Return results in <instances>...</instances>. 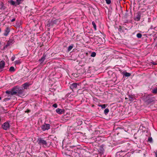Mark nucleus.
Returning <instances> with one entry per match:
<instances>
[{
  "label": "nucleus",
  "mask_w": 157,
  "mask_h": 157,
  "mask_svg": "<svg viewBox=\"0 0 157 157\" xmlns=\"http://www.w3.org/2000/svg\"><path fill=\"white\" fill-rule=\"evenodd\" d=\"M37 142L39 144L42 145L44 147L46 146L47 145V143L46 141L41 138H38L37 139Z\"/></svg>",
  "instance_id": "f257e3e1"
},
{
  "label": "nucleus",
  "mask_w": 157,
  "mask_h": 157,
  "mask_svg": "<svg viewBox=\"0 0 157 157\" xmlns=\"http://www.w3.org/2000/svg\"><path fill=\"white\" fill-rule=\"evenodd\" d=\"M50 128V125L49 124L44 123L41 126V128L42 131H44L48 130Z\"/></svg>",
  "instance_id": "f03ea898"
},
{
  "label": "nucleus",
  "mask_w": 157,
  "mask_h": 157,
  "mask_svg": "<svg viewBox=\"0 0 157 157\" xmlns=\"http://www.w3.org/2000/svg\"><path fill=\"white\" fill-rule=\"evenodd\" d=\"M10 125L8 122H6L3 123L2 125V127L4 130H8L9 129Z\"/></svg>",
  "instance_id": "7ed1b4c3"
},
{
  "label": "nucleus",
  "mask_w": 157,
  "mask_h": 157,
  "mask_svg": "<svg viewBox=\"0 0 157 157\" xmlns=\"http://www.w3.org/2000/svg\"><path fill=\"white\" fill-rule=\"evenodd\" d=\"M155 101L154 98H150L149 95L147 96L146 101L148 103H151Z\"/></svg>",
  "instance_id": "20e7f679"
},
{
  "label": "nucleus",
  "mask_w": 157,
  "mask_h": 157,
  "mask_svg": "<svg viewBox=\"0 0 157 157\" xmlns=\"http://www.w3.org/2000/svg\"><path fill=\"white\" fill-rule=\"evenodd\" d=\"M14 90V89H13L11 91L7 90L6 91V93L11 95L15 94H17V91H15Z\"/></svg>",
  "instance_id": "39448f33"
},
{
  "label": "nucleus",
  "mask_w": 157,
  "mask_h": 157,
  "mask_svg": "<svg viewBox=\"0 0 157 157\" xmlns=\"http://www.w3.org/2000/svg\"><path fill=\"white\" fill-rule=\"evenodd\" d=\"M10 29L9 27H7L5 30V32L4 33V35L5 36H7L9 33L10 32Z\"/></svg>",
  "instance_id": "423d86ee"
},
{
  "label": "nucleus",
  "mask_w": 157,
  "mask_h": 157,
  "mask_svg": "<svg viewBox=\"0 0 157 157\" xmlns=\"http://www.w3.org/2000/svg\"><path fill=\"white\" fill-rule=\"evenodd\" d=\"M141 17V14L140 13H137L136 17L134 18V20L137 21H139Z\"/></svg>",
  "instance_id": "0eeeda50"
},
{
  "label": "nucleus",
  "mask_w": 157,
  "mask_h": 157,
  "mask_svg": "<svg viewBox=\"0 0 157 157\" xmlns=\"http://www.w3.org/2000/svg\"><path fill=\"white\" fill-rule=\"evenodd\" d=\"M5 65V62L4 61H1L0 62V70L3 69Z\"/></svg>",
  "instance_id": "6e6552de"
},
{
  "label": "nucleus",
  "mask_w": 157,
  "mask_h": 157,
  "mask_svg": "<svg viewBox=\"0 0 157 157\" xmlns=\"http://www.w3.org/2000/svg\"><path fill=\"white\" fill-rule=\"evenodd\" d=\"M56 111L59 114H62L64 113V111L63 109L58 108L56 110Z\"/></svg>",
  "instance_id": "1a4fd4ad"
},
{
  "label": "nucleus",
  "mask_w": 157,
  "mask_h": 157,
  "mask_svg": "<svg viewBox=\"0 0 157 157\" xmlns=\"http://www.w3.org/2000/svg\"><path fill=\"white\" fill-rule=\"evenodd\" d=\"M77 86V83H73L71 84L70 88L72 89V90H73V89H76Z\"/></svg>",
  "instance_id": "9d476101"
},
{
  "label": "nucleus",
  "mask_w": 157,
  "mask_h": 157,
  "mask_svg": "<svg viewBox=\"0 0 157 157\" xmlns=\"http://www.w3.org/2000/svg\"><path fill=\"white\" fill-rule=\"evenodd\" d=\"M45 58L46 56L45 55H44L41 59H39V61L41 63H42L43 62L45 59Z\"/></svg>",
  "instance_id": "9b49d317"
},
{
  "label": "nucleus",
  "mask_w": 157,
  "mask_h": 157,
  "mask_svg": "<svg viewBox=\"0 0 157 157\" xmlns=\"http://www.w3.org/2000/svg\"><path fill=\"white\" fill-rule=\"evenodd\" d=\"M122 74H123L126 77H129L131 75V74L128 72L124 71Z\"/></svg>",
  "instance_id": "f8f14e48"
},
{
  "label": "nucleus",
  "mask_w": 157,
  "mask_h": 157,
  "mask_svg": "<svg viewBox=\"0 0 157 157\" xmlns=\"http://www.w3.org/2000/svg\"><path fill=\"white\" fill-rule=\"evenodd\" d=\"M22 86L24 89H26L29 86V84L28 83H25L23 84Z\"/></svg>",
  "instance_id": "ddd939ff"
},
{
  "label": "nucleus",
  "mask_w": 157,
  "mask_h": 157,
  "mask_svg": "<svg viewBox=\"0 0 157 157\" xmlns=\"http://www.w3.org/2000/svg\"><path fill=\"white\" fill-rule=\"evenodd\" d=\"M52 22L53 24H58L59 22V20L56 19L53 21Z\"/></svg>",
  "instance_id": "4468645a"
},
{
  "label": "nucleus",
  "mask_w": 157,
  "mask_h": 157,
  "mask_svg": "<svg viewBox=\"0 0 157 157\" xmlns=\"http://www.w3.org/2000/svg\"><path fill=\"white\" fill-rule=\"evenodd\" d=\"M134 98L132 95H129V100L130 101H132L134 100Z\"/></svg>",
  "instance_id": "2eb2a0df"
},
{
  "label": "nucleus",
  "mask_w": 157,
  "mask_h": 157,
  "mask_svg": "<svg viewBox=\"0 0 157 157\" xmlns=\"http://www.w3.org/2000/svg\"><path fill=\"white\" fill-rule=\"evenodd\" d=\"M10 3L12 5H14L15 6H17V4H16V3L14 1L11 0L10 2Z\"/></svg>",
  "instance_id": "dca6fc26"
},
{
  "label": "nucleus",
  "mask_w": 157,
  "mask_h": 157,
  "mask_svg": "<svg viewBox=\"0 0 157 157\" xmlns=\"http://www.w3.org/2000/svg\"><path fill=\"white\" fill-rule=\"evenodd\" d=\"M152 93L154 94H156L157 93V87L152 90Z\"/></svg>",
  "instance_id": "f3484780"
},
{
  "label": "nucleus",
  "mask_w": 157,
  "mask_h": 157,
  "mask_svg": "<svg viewBox=\"0 0 157 157\" xmlns=\"http://www.w3.org/2000/svg\"><path fill=\"white\" fill-rule=\"evenodd\" d=\"M13 40H9L8 43L7 44H6V46H9L10 44L11 43H13Z\"/></svg>",
  "instance_id": "a211bd4d"
},
{
  "label": "nucleus",
  "mask_w": 157,
  "mask_h": 157,
  "mask_svg": "<svg viewBox=\"0 0 157 157\" xmlns=\"http://www.w3.org/2000/svg\"><path fill=\"white\" fill-rule=\"evenodd\" d=\"M98 106L101 107L102 109H105L107 106V105L106 104H103L102 105H98Z\"/></svg>",
  "instance_id": "6ab92c4d"
},
{
  "label": "nucleus",
  "mask_w": 157,
  "mask_h": 157,
  "mask_svg": "<svg viewBox=\"0 0 157 157\" xmlns=\"http://www.w3.org/2000/svg\"><path fill=\"white\" fill-rule=\"evenodd\" d=\"M109 110L108 109L106 108L104 110V113L105 115H107L109 112Z\"/></svg>",
  "instance_id": "aec40b11"
},
{
  "label": "nucleus",
  "mask_w": 157,
  "mask_h": 157,
  "mask_svg": "<svg viewBox=\"0 0 157 157\" xmlns=\"http://www.w3.org/2000/svg\"><path fill=\"white\" fill-rule=\"evenodd\" d=\"M73 45L72 44H71V45L67 49V50L68 52L70 51L73 48Z\"/></svg>",
  "instance_id": "412c9836"
},
{
  "label": "nucleus",
  "mask_w": 157,
  "mask_h": 157,
  "mask_svg": "<svg viewBox=\"0 0 157 157\" xmlns=\"http://www.w3.org/2000/svg\"><path fill=\"white\" fill-rule=\"evenodd\" d=\"M15 70L14 68L13 67H10L9 69V71L11 72H13Z\"/></svg>",
  "instance_id": "4be33fe9"
},
{
  "label": "nucleus",
  "mask_w": 157,
  "mask_h": 157,
  "mask_svg": "<svg viewBox=\"0 0 157 157\" xmlns=\"http://www.w3.org/2000/svg\"><path fill=\"white\" fill-rule=\"evenodd\" d=\"M92 24L94 27V29L95 30H96V26L95 22L94 21H92Z\"/></svg>",
  "instance_id": "5701e85b"
},
{
  "label": "nucleus",
  "mask_w": 157,
  "mask_h": 157,
  "mask_svg": "<svg viewBox=\"0 0 157 157\" xmlns=\"http://www.w3.org/2000/svg\"><path fill=\"white\" fill-rule=\"evenodd\" d=\"M96 55V53L95 52H92L91 53L90 56L92 57H94Z\"/></svg>",
  "instance_id": "b1692460"
},
{
  "label": "nucleus",
  "mask_w": 157,
  "mask_h": 157,
  "mask_svg": "<svg viewBox=\"0 0 157 157\" xmlns=\"http://www.w3.org/2000/svg\"><path fill=\"white\" fill-rule=\"evenodd\" d=\"M142 36V35L140 33H137L136 35V36L138 38H141Z\"/></svg>",
  "instance_id": "393cba45"
},
{
  "label": "nucleus",
  "mask_w": 157,
  "mask_h": 157,
  "mask_svg": "<svg viewBox=\"0 0 157 157\" xmlns=\"http://www.w3.org/2000/svg\"><path fill=\"white\" fill-rule=\"evenodd\" d=\"M21 0H16V4L17 5H19L20 4L21 2Z\"/></svg>",
  "instance_id": "a878e982"
},
{
  "label": "nucleus",
  "mask_w": 157,
  "mask_h": 157,
  "mask_svg": "<svg viewBox=\"0 0 157 157\" xmlns=\"http://www.w3.org/2000/svg\"><path fill=\"white\" fill-rule=\"evenodd\" d=\"M152 141V137H149L148 140V141L150 142H151Z\"/></svg>",
  "instance_id": "bb28decb"
},
{
  "label": "nucleus",
  "mask_w": 157,
  "mask_h": 157,
  "mask_svg": "<svg viewBox=\"0 0 157 157\" xmlns=\"http://www.w3.org/2000/svg\"><path fill=\"white\" fill-rule=\"evenodd\" d=\"M105 1L106 3L108 4H109L111 3V1L110 0H105Z\"/></svg>",
  "instance_id": "cd10ccee"
},
{
  "label": "nucleus",
  "mask_w": 157,
  "mask_h": 157,
  "mask_svg": "<svg viewBox=\"0 0 157 157\" xmlns=\"http://www.w3.org/2000/svg\"><path fill=\"white\" fill-rule=\"evenodd\" d=\"M52 106L54 108H56L57 107V105L56 104H54L52 105Z\"/></svg>",
  "instance_id": "c85d7f7f"
},
{
  "label": "nucleus",
  "mask_w": 157,
  "mask_h": 157,
  "mask_svg": "<svg viewBox=\"0 0 157 157\" xmlns=\"http://www.w3.org/2000/svg\"><path fill=\"white\" fill-rule=\"evenodd\" d=\"M19 61L18 60L16 61H15V64H18L19 63Z\"/></svg>",
  "instance_id": "c756f323"
},
{
  "label": "nucleus",
  "mask_w": 157,
  "mask_h": 157,
  "mask_svg": "<svg viewBox=\"0 0 157 157\" xmlns=\"http://www.w3.org/2000/svg\"><path fill=\"white\" fill-rule=\"evenodd\" d=\"M119 30L120 31H121V30H122V27H121V26H119Z\"/></svg>",
  "instance_id": "7c9ffc66"
},
{
  "label": "nucleus",
  "mask_w": 157,
  "mask_h": 157,
  "mask_svg": "<svg viewBox=\"0 0 157 157\" xmlns=\"http://www.w3.org/2000/svg\"><path fill=\"white\" fill-rule=\"evenodd\" d=\"M15 18L12 19L11 20V22H13L15 21Z\"/></svg>",
  "instance_id": "2f4dec72"
},
{
  "label": "nucleus",
  "mask_w": 157,
  "mask_h": 157,
  "mask_svg": "<svg viewBox=\"0 0 157 157\" xmlns=\"http://www.w3.org/2000/svg\"><path fill=\"white\" fill-rule=\"evenodd\" d=\"M152 64L154 65H156L157 64L156 63L153 62L152 63Z\"/></svg>",
  "instance_id": "473e14b6"
},
{
  "label": "nucleus",
  "mask_w": 157,
  "mask_h": 157,
  "mask_svg": "<svg viewBox=\"0 0 157 157\" xmlns=\"http://www.w3.org/2000/svg\"><path fill=\"white\" fill-rule=\"evenodd\" d=\"M14 58L13 57L11 58V60L12 61H13L14 60Z\"/></svg>",
  "instance_id": "72a5a7b5"
},
{
  "label": "nucleus",
  "mask_w": 157,
  "mask_h": 157,
  "mask_svg": "<svg viewBox=\"0 0 157 157\" xmlns=\"http://www.w3.org/2000/svg\"><path fill=\"white\" fill-rule=\"evenodd\" d=\"M30 110H27L26 111H25V112H27V113H29V112H30Z\"/></svg>",
  "instance_id": "f704fd0d"
},
{
  "label": "nucleus",
  "mask_w": 157,
  "mask_h": 157,
  "mask_svg": "<svg viewBox=\"0 0 157 157\" xmlns=\"http://www.w3.org/2000/svg\"><path fill=\"white\" fill-rule=\"evenodd\" d=\"M156 157H157V152L155 153Z\"/></svg>",
  "instance_id": "c9c22d12"
},
{
  "label": "nucleus",
  "mask_w": 157,
  "mask_h": 157,
  "mask_svg": "<svg viewBox=\"0 0 157 157\" xmlns=\"http://www.w3.org/2000/svg\"><path fill=\"white\" fill-rule=\"evenodd\" d=\"M1 121V118L0 117V122Z\"/></svg>",
  "instance_id": "e433bc0d"
},
{
  "label": "nucleus",
  "mask_w": 157,
  "mask_h": 157,
  "mask_svg": "<svg viewBox=\"0 0 157 157\" xmlns=\"http://www.w3.org/2000/svg\"><path fill=\"white\" fill-rule=\"evenodd\" d=\"M1 99V98L0 97V100Z\"/></svg>",
  "instance_id": "4c0bfd02"
},
{
  "label": "nucleus",
  "mask_w": 157,
  "mask_h": 157,
  "mask_svg": "<svg viewBox=\"0 0 157 157\" xmlns=\"http://www.w3.org/2000/svg\"><path fill=\"white\" fill-rule=\"evenodd\" d=\"M1 31V29L0 28V32Z\"/></svg>",
  "instance_id": "58836bf2"
}]
</instances>
